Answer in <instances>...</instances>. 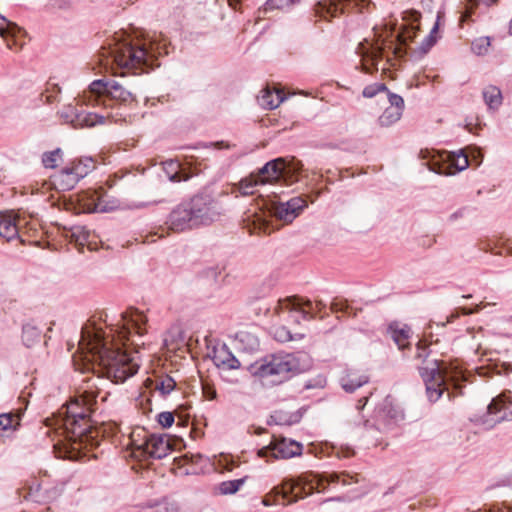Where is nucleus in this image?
I'll list each match as a JSON object with an SVG mask.
<instances>
[{
    "instance_id": "nucleus-1",
    "label": "nucleus",
    "mask_w": 512,
    "mask_h": 512,
    "mask_svg": "<svg viewBox=\"0 0 512 512\" xmlns=\"http://www.w3.org/2000/svg\"><path fill=\"white\" fill-rule=\"evenodd\" d=\"M148 318L144 312L130 308L106 334L95 321L88 320L81 329L77 352H139L151 349L145 341Z\"/></svg>"
},
{
    "instance_id": "nucleus-2",
    "label": "nucleus",
    "mask_w": 512,
    "mask_h": 512,
    "mask_svg": "<svg viewBox=\"0 0 512 512\" xmlns=\"http://www.w3.org/2000/svg\"><path fill=\"white\" fill-rule=\"evenodd\" d=\"M104 65L115 63L119 68L141 70L152 66L154 60L163 52L167 54L165 45L156 40H134L130 36L120 34L115 36L108 49H103Z\"/></svg>"
},
{
    "instance_id": "nucleus-3",
    "label": "nucleus",
    "mask_w": 512,
    "mask_h": 512,
    "mask_svg": "<svg viewBox=\"0 0 512 512\" xmlns=\"http://www.w3.org/2000/svg\"><path fill=\"white\" fill-rule=\"evenodd\" d=\"M309 366V361H300L295 354H269L250 364L248 370L262 387L271 388L306 371Z\"/></svg>"
},
{
    "instance_id": "nucleus-4",
    "label": "nucleus",
    "mask_w": 512,
    "mask_h": 512,
    "mask_svg": "<svg viewBox=\"0 0 512 512\" xmlns=\"http://www.w3.org/2000/svg\"><path fill=\"white\" fill-rule=\"evenodd\" d=\"M90 412V405L82 397L72 400L61 408V418L57 422L62 424L66 437L71 439L83 437L89 431Z\"/></svg>"
},
{
    "instance_id": "nucleus-5",
    "label": "nucleus",
    "mask_w": 512,
    "mask_h": 512,
    "mask_svg": "<svg viewBox=\"0 0 512 512\" xmlns=\"http://www.w3.org/2000/svg\"><path fill=\"white\" fill-rule=\"evenodd\" d=\"M133 94L126 90L119 82L111 80L105 81L98 79L93 81L87 91L82 95V102L86 105L107 107V100H117L120 102L132 101Z\"/></svg>"
},
{
    "instance_id": "nucleus-6",
    "label": "nucleus",
    "mask_w": 512,
    "mask_h": 512,
    "mask_svg": "<svg viewBox=\"0 0 512 512\" xmlns=\"http://www.w3.org/2000/svg\"><path fill=\"white\" fill-rule=\"evenodd\" d=\"M94 168V160L91 157L81 158L51 176V183L58 191L71 190Z\"/></svg>"
},
{
    "instance_id": "nucleus-7",
    "label": "nucleus",
    "mask_w": 512,
    "mask_h": 512,
    "mask_svg": "<svg viewBox=\"0 0 512 512\" xmlns=\"http://www.w3.org/2000/svg\"><path fill=\"white\" fill-rule=\"evenodd\" d=\"M425 354L419 372L425 382L458 380L463 377V371L457 364H447L443 360L430 359Z\"/></svg>"
},
{
    "instance_id": "nucleus-8",
    "label": "nucleus",
    "mask_w": 512,
    "mask_h": 512,
    "mask_svg": "<svg viewBox=\"0 0 512 512\" xmlns=\"http://www.w3.org/2000/svg\"><path fill=\"white\" fill-rule=\"evenodd\" d=\"M107 377L114 382H124L137 373L139 364L129 357L130 354H104Z\"/></svg>"
},
{
    "instance_id": "nucleus-9",
    "label": "nucleus",
    "mask_w": 512,
    "mask_h": 512,
    "mask_svg": "<svg viewBox=\"0 0 512 512\" xmlns=\"http://www.w3.org/2000/svg\"><path fill=\"white\" fill-rule=\"evenodd\" d=\"M432 156L430 169L438 174L451 175L465 170L469 166L468 155L463 150L459 152H443Z\"/></svg>"
},
{
    "instance_id": "nucleus-10",
    "label": "nucleus",
    "mask_w": 512,
    "mask_h": 512,
    "mask_svg": "<svg viewBox=\"0 0 512 512\" xmlns=\"http://www.w3.org/2000/svg\"><path fill=\"white\" fill-rule=\"evenodd\" d=\"M185 204L189 214H191L195 227L209 224L218 216L215 210V203L208 196L196 195L189 201H185Z\"/></svg>"
},
{
    "instance_id": "nucleus-11",
    "label": "nucleus",
    "mask_w": 512,
    "mask_h": 512,
    "mask_svg": "<svg viewBox=\"0 0 512 512\" xmlns=\"http://www.w3.org/2000/svg\"><path fill=\"white\" fill-rule=\"evenodd\" d=\"M311 309L310 301L303 305L296 298H286L279 300L275 312L280 321L286 324H299L301 320L308 318Z\"/></svg>"
},
{
    "instance_id": "nucleus-12",
    "label": "nucleus",
    "mask_w": 512,
    "mask_h": 512,
    "mask_svg": "<svg viewBox=\"0 0 512 512\" xmlns=\"http://www.w3.org/2000/svg\"><path fill=\"white\" fill-rule=\"evenodd\" d=\"M265 206L276 219L291 223L307 207V202L302 197H293L287 201L271 200Z\"/></svg>"
},
{
    "instance_id": "nucleus-13",
    "label": "nucleus",
    "mask_w": 512,
    "mask_h": 512,
    "mask_svg": "<svg viewBox=\"0 0 512 512\" xmlns=\"http://www.w3.org/2000/svg\"><path fill=\"white\" fill-rule=\"evenodd\" d=\"M171 450L169 439L166 436L150 435L140 444H135L132 454L137 458L162 459Z\"/></svg>"
},
{
    "instance_id": "nucleus-14",
    "label": "nucleus",
    "mask_w": 512,
    "mask_h": 512,
    "mask_svg": "<svg viewBox=\"0 0 512 512\" xmlns=\"http://www.w3.org/2000/svg\"><path fill=\"white\" fill-rule=\"evenodd\" d=\"M303 445L291 439H275L269 445L258 451V456L265 458L272 456L274 459H288L302 454Z\"/></svg>"
},
{
    "instance_id": "nucleus-15",
    "label": "nucleus",
    "mask_w": 512,
    "mask_h": 512,
    "mask_svg": "<svg viewBox=\"0 0 512 512\" xmlns=\"http://www.w3.org/2000/svg\"><path fill=\"white\" fill-rule=\"evenodd\" d=\"M369 5L368 0H322L317 3L315 12L321 17H336L349 9L362 12Z\"/></svg>"
},
{
    "instance_id": "nucleus-16",
    "label": "nucleus",
    "mask_w": 512,
    "mask_h": 512,
    "mask_svg": "<svg viewBox=\"0 0 512 512\" xmlns=\"http://www.w3.org/2000/svg\"><path fill=\"white\" fill-rule=\"evenodd\" d=\"M194 343L198 344V340L186 339L179 324L171 325L163 337V347L167 349V352H179L184 349V352H192Z\"/></svg>"
},
{
    "instance_id": "nucleus-17",
    "label": "nucleus",
    "mask_w": 512,
    "mask_h": 512,
    "mask_svg": "<svg viewBox=\"0 0 512 512\" xmlns=\"http://www.w3.org/2000/svg\"><path fill=\"white\" fill-rule=\"evenodd\" d=\"M356 52L361 57L363 72L372 73L374 70H378L377 63L383 55V47L378 42H370L365 39L358 44Z\"/></svg>"
},
{
    "instance_id": "nucleus-18",
    "label": "nucleus",
    "mask_w": 512,
    "mask_h": 512,
    "mask_svg": "<svg viewBox=\"0 0 512 512\" xmlns=\"http://www.w3.org/2000/svg\"><path fill=\"white\" fill-rule=\"evenodd\" d=\"M388 102L389 106L384 109L377 120L378 125L382 128H388L397 123L405 108L404 99L398 94L388 92Z\"/></svg>"
},
{
    "instance_id": "nucleus-19",
    "label": "nucleus",
    "mask_w": 512,
    "mask_h": 512,
    "mask_svg": "<svg viewBox=\"0 0 512 512\" xmlns=\"http://www.w3.org/2000/svg\"><path fill=\"white\" fill-rule=\"evenodd\" d=\"M504 420H512V399L506 394L493 399L488 405L485 421L495 424Z\"/></svg>"
},
{
    "instance_id": "nucleus-20",
    "label": "nucleus",
    "mask_w": 512,
    "mask_h": 512,
    "mask_svg": "<svg viewBox=\"0 0 512 512\" xmlns=\"http://www.w3.org/2000/svg\"><path fill=\"white\" fill-rule=\"evenodd\" d=\"M165 224L167 228L173 232H183L195 227L185 202L177 205L169 213Z\"/></svg>"
},
{
    "instance_id": "nucleus-21",
    "label": "nucleus",
    "mask_w": 512,
    "mask_h": 512,
    "mask_svg": "<svg viewBox=\"0 0 512 512\" xmlns=\"http://www.w3.org/2000/svg\"><path fill=\"white\" fill-rule=\"evenodd\" d=\"M105 198L106 195L100 191L86 190L78 195V202L85 212H108L113 206H109Z\"/></svg>"
},
{
    "instance_id": "nucleus-22",
    "label": "nucleus",
    "mask_w": 512,
    "mask_h": 512,
    "mask_svg": "<svg viewBox=\"0 0 512 512\" xmlns=\"http://www.w3.org/2000/svg\"><path fill=\"white\" fill-rule=\"evenodd\" d=\"M386 333L399 350H408L411 348L413 331L410 325L394 320L387 325Z\"/></svg>"
},
{
    "instance_id": "nucleus-23",
    "label": "nucleus",
    "mask_w": 512,
    "mask_h": 512,
    "mask_svg": "<svg viewBox=\"0 0 512 512\" xmlns=\"http://www.w3.org/2000/svg\"><path fill=\"white\" fill-rule=\"evenodd\" d=\"M310 485V487L313 489L314 485L312 481L307 480L306 477L300 476L296 480L293 479H284L282 484L280 486H276L273 488L272 493H274L276 496H282L283 499L288 500V504L295 503L298 501V499L302 498L303 496L301 493H296L293 495V497L289 498L290 495L294 493V490L298 487H301V489L304 491L305 486Z\"/></svg>"
},
{
    "instance_id": "nucleus-24",
    "label": "nucleus",
    "mask_w": 512,
    "mask_h": 512,
    "mask_svg": "<svg viewBox=\"0 0 512 512\" xmlns=\"http://www.w3.org/2000/svg\"><path fill=\"white\" fill-rule=\"evenodd\" d=\"M291 168L287 167L282 158L267 162L257 173L261 184L272 183L286 178Z\"/></svg>"
},
{
    "instance_id": "nucleus-25",
    "label": "nucleus",
    "mask_w": 512,
    "mask_h": 512,
    "mask_svg": "<svg viewBox=\"0 0 512 512\" xmlns=\"http://www.w3.org/2000/svg\"><path fill=\"white\" fill-rule=\"evenodd\" d=\"M106 120H110L112 122L117 123V122L121 121V118L118 117V115H115L110 112L105 115L104 114L100 115V114H97L94 112L79 111L74 128L94 127L97 124L106 123Z\"/></svg>"
},
{
    "instance_id": "nucleus-26",
    "label": "nucleus",
    "mask_w": 512,
    "mask_h": 512,
    "mask_svg": "<svg viewBox=\"0 0 512 512\" xmlns=\"http://www.w3.org/2000/svg\"><path fill=\"white\" fill-rule=\"evenodd\" d=\"M22 220L12 212L0 213V236L7 241L15 239L18 236Z\"/></svg>"
},
{
    "instance_id": "nucleus-27",
    "label": "nucleus",
    "mask_w": 512,
    "mask_h": 512,
    "mask_svg": "<svg viewBox=\"0 0 512 512\" xmlns=\"http://www.w3.org/2000/svg\"><path fill=\"white\" fill-rule=\"evenodd\" d=\"M232 348L238 352H254L259 349V339L248 331H239L232 339Z\"/></svg>"
},
{
    "instance_id": "nucleus-28",
    "label": "nucleus",
    "mask_w": 512,
    "mask_h": 512,
    "mask_svg": "<svg viewBox=\"0 0 512 512\" xmlns=\"http://www.w3.org/2000/svg\"><path fill=\"white\" fill-rule=\"evenodd\" d=\"M284 100L283 93L276 89L265 88L258 97L260 106L265 109H275Z\"/></svg>"
},
{
    "instance_id": "nucleus-29",
    "label": "nucleus",
    "mask_w": 512,
    "mask_h": 512,
    "mask_svg": "<svg viewBox=\"0 0 512 512\" xmlns=\"http://www.w3.org/2000/svg\"><path fill=\"white\" fill-rule=\"evenodd\" d=\"M42 339V333L41 331L31 325V324H25L22 328V342L25 348L27 349H33L35 348Z\"/></svg>"
},
{
    "instance_id": "nucleus-30",
    "label": "nucleus",
    "mask_w": 512,
    "mask_h": 512,
    "mask_svg": "<svg viewBox=\"0 0 512 512\" xmlns=\"http://www.w3.org/2000/svg\"><path fill=\"white\" fill-rule=\"evenodd\" d=\"M483 98L489 109L496 110L502 104V93L501 90L493 85L487 86L483 90Z\"/></svg>"
},
{
    "instance_id": "nucleus-31",
    "label": "nucleus",
    "mask_w": 512,
    "mask_h": 512,
    "mask_svg": "<svg viewBox=\"0 0 512 512\" xmlns=\"http://www.w3.org/2000/svg\"><path fill=\"white\" fill-rule=\"evenodd\" d=\"M212 360L218 368L223 370L237 369L240 367V362L234 354H213Z\"/></svg>"
},
{
    "instance_id": "nucleus-32",
    "label": "nucleus",
    "mask_w": 512,
    "mask_h": 512,
    "mask_svg": "<svg viewBox=\"0 0 512 512\" xmlns=\"http://www.w3.org/2000/svg\"><path fill=\"white\" fill-rule=\"evenodd\" d=\"M367 382V376L362 375L357 377L355 373H348L341 379L342 388L347 392H353Z\"/></svg>"
},
{
    "instance_id": "nucleus-33",
    "label": "nucleus",
    "mask_w": 512,
    "mask_h": 512,
    "mask_svg": "<svg viewBox=\"0 0 512 512\" xmlns=\"http://www.w3.org/2000/svg\"><path fill=\"white\" fill-rule=\"evenodd\" d=\"M497 0H468V3L465 7V10L462 12L460 16V25H463V23L472 21V14L474 11V8H476L480 3H483L487 6L490 4L496 2Z\"/></svg>"
},
{
    "instance_id": "nucleus-34",
    "label": "nucleus",
    "mask_w": 512,
    "mask_h": 512,
    "mask_svg": "<svg viewBox=\"0 0 512 512\" xmlns=\"http://www.w3.org/2000/svg\"><path fill=\"white\" fill-rule=\"evenodd\" d=\"M445 382L446 381L425 382L427 396L431 402H436L441 397L445 390Z\"/></svg>"
},
{
    "instance_id": "nucleus-35",
    "label": "nucleus",
    "mask_w": 512,
    "mask_h": 512,
    "mask_svg": "<svg viewBox=\"0 0 512 512\" xmlns=\"http://www.w3.org/2000/svg\"><path fill=\"white\" fill-rule=\"evenodd\" d=\"M89 354H73V365L76 370L85 373L93 370L94 364L93 362L87 357Z\"/></svg>"
},
{
    "instance_id": "nucleus-36",
    "label": "nucleus",
    "mask_w": 512,
    "mask_h": 512,
    "mask_svg": "<svg viewBox=\"0 0 512 512\" xmlns=\"http://www.w3.org/2000/svg\"><path fill=\"white\" fill-rule=\"evenodd\" d=\"M203 342L206 346L207 352H229V348L226 343L221 341L219 338L214 336H206L203 339Z\"/></svg>"
},
{
    "instance_id": "nucleus-37",
    "label": "nucleus",
    "mask_w": 512,
    "mask_h": 512,
    "mask_svg": "<svg viewBox=\"0 0 512 512\" xmlns=\"http://www.w3.org/2000/svg\"><path fill=\"white\" fill-rule=\"evenodd\" d=\"M261 184L257 174H251L248 178L240 181L239 189L242 195H250L254 193V188Z\"/></svg>"
},
{
    "instance_id": "nucleus-38",
    "label": "nucleus",
    "mask_w": 512,
    "mask_h": 512,
    "mask_svg": "<svg viewBox=\"0 0 512 512\" xmlns=\"http://www.w3.org/2000/svg\"><path fill=\"white\" fill-rule=\"evenodd\" d=\"M62 150L56 148L55 150L46 152L42 156V163L46 168H55L62 160Z\"/></svg>"
},
{
    "instance_id": "nucleus-39",
    "label": "nucleus",
    "mask_w": 512,
    "mask_h": 512,
    "mask_svg": "<svg viewBox=\"0 0 512 512\" xmlns=\"http://www.w3.org/2000/svg\"><path fill=\"white\" fill-rule=\"evenodd\" d=\"M244 482V478L224 481L220 483L219 491L223 495L234 494L241 488Z\"/></svg>"
},
{
    "instance_id": "nucleus-40",
    "label": "nucleus",
    "mask_w": 512,
    "mask_h": 512,
    "mask_svg": "<svg viewBox=\"0 0 512 512\" xmlns=\"http://www.w3.org/2000/svg\"><path fill=\"white\" fill-rule=\"evenodd\" d=\"M490 45L489 37H479L472 42L471 49L476 55L482 56L488 53Z\"/></svg>"
},
{
    "instance_id": "nucleus-41",
    "label": "nucleus",
    "mask_w": 512,
    "mask_h": 512,
    "mask_svg": "<svg viewBox=\"0 0 512 512\" xmlns=\"http://www.w3.org/2000/svg\"><path fill=\"white\" fill-rule=\"evenodd\" d=\"M417 29L413 25L402 26L397 33L396 38L400 44L406 45L408 42L413 41L416 37Z\"/></svg>"
},
{
    "instance_id": "nucleus-42",
    "label": "nucleus",
    "mask_w": 512,
    "mask_h": 512,
    "mask_svg": "<svg viewBox=\"0 0 512 512\" xmlns=\"http://www.w3.org/2000/svg\"><path fill=\"white\" fill-rule=\"evenodd\" d=\"M348 478L349 479H352L351 476L347 475V474H336V473H333V474H330L329 476L327 477H321L318 479L317 481V488H322V489H325V486H324V480L327 482V483H330V482H339L340 479H341V483L343 485H348L351 483V481H348Z\"/></svg>"
},
{
    "instance_id": "nucleus-43",
    "label": "nucleus",
    "mask_w": 512,
    "mask_h": 512,
    "mask_svg": "<svg viewBox=\"0 0 512 512\" xmlns=\"http://www.w3.org/2000/svg\"><path fill=\"white\" fill-rule=\"evenodd\" d=\"M301 0H267L265 3V10H285L289 9L295 4H298Z\"/></svg>"
},
{
    "instance_id": "nucleus-44",
    "label": "nucleus",
    "mask_w": 512,
    "mask_h": 512,
    "mask_svg": "<svg viewBox=\"0 0 512 512\" xmlns=\"http://www.w3.org/2000/svg\"><path fill=\"white\" fill-rule=\"evenodd\" d=\"M79 110L73 105H67L60 111V117L64 122L75 126Z\"/></svg>"
},
{
    "instance_id": "nucleus-45",
    "label": "nucleus",
    "mask_w": 512,
    "mask_h": 512,
    "mask_svg": "<svg viewBox=\"0 0 512 512\" xmlns=\"http://www.w3.org/2000/svg\"><path fill=\"white\" fill-rule=\"evenodd\" d=\"M381 92H385L388 96V92L390 91L384 83H374L366 86L362 91V95L365 98H372Z\"/></svg>"
},
{
    "instance_id": "nucleus-46",
    "label": "nucleus",
    "mask_w": 512,
    "mask_h": 512,
    "mask_svg": "<svg viewBox=\"0 0 512 512\" xmlns=\"http://www.w3.org/2000/svg\"><path fill=\"white\" fill-rule=\"evenodd\" d=\"M71 238L80 245H84L89 239V231L84 226H74L71 229Z\"/></svg>"
},
{
    "instance_id": "nucleus-47",
    "label": "nucleus",
    "mask_w": 512,
    "mask_h": 512,
    "mask_svg": "<svg viewBox=\"0 0 512 512\" xmlns=\"http://www.w3.org/2000/svg\"><path fill=\"white\" fill-rule=\"evenodd\" d=\"M272 334L274 338L279 342H288L294 339L291 331L284 325L274 326L272 328Z\"/></svg>"
},
{
    "instance_id": "nucleus-48",
    "label": "nucleus",
    "mask_w": 512,
    "mask_h": 512,
    "mask_svg": "<svg viewBox=\"0 0 512 512\" xmlns=\"http://www.w3.org/2000/svg\"><path fill=\"white\" fill-rule=\"evenodd\" d=\"M439 19L440 17H437V21L435 22L433 28L431 29L429 35L424 39L422 43V49L424 52L428 51L437 41V33H438V27H439Z\"/></svg>"
},
{
    "instance_id": "nucleus-49",
    "label": "nucleus",
    "mask_w": 512,
    "mask_h": 512,
    "mask_svg": "<svg viewBox=\"0 0 512 512\" xmlns=\"http://www.w3.org/2000/svg\"><path fill=\"white\" fill-rule=\"evenodd\" d=\"M57 424L59 425V428L55 431V434H56V437H59V439L57 440V443L54 444V448H56L60 443H63V446H66V443H64V441H66V440L69 443H71V446H73V444H75L77 442V440L81 441L82 437H76L74 439L66 437V435L63 433L62 424H60L58 422H57ZM72 448L74 449V447H72Z\"/></svg>"
},
{
    "instance_id": "nucleus-50",
    "label": "nucleus",
    "mask_w": 512,
    "mask_h": 512,
    "mask_svg": "<svg viewBox=\"0 0 512 512\" xmlns=\"http://www.w3.org/2000/svg\"><path fill=\"white\" fill-rule=\"evenodd\" d=\"M470 212H471V209L469 207H461V208L457 209L455 212L451 213L448 216L447 220L449 223H456L460 219L467 218L468 215L470 214Z\"/></svg>"
},
{
    "instance_id": "nucleus-51",
    "label": "nucleus",
    "mask_w": 512,
    "mask_h": 512,
    "mask_svg": "<svg viewBox=\"0 0 512 512\" xmlns=\"http://www.w3.org/2000/svg\"><path fill=\"white\" fill-rule=\"evenodd\" d=\"M17 25L8 21L4 16L0 15V35L5 37L7 34L13 33L17 29Z\"/></svg>"
},
{
    "instance_id": "nucleus-52",
    "label": "nucleus",
    "mask_w": 512,
    "mask_h": 512,
    "mask_svg": "<svg viewBox=\"0 0 512 512\" xmlns=\"http://www.w3.org/2000/svg\"><path fill=\"white\" fill-rule=\"evenodd\" d=\"M175 381L171 377H166L159 384L156 385V388L161 391L163 395L169 394L175 388Z\"/></svg>"
},
{
    "instance_id": "nucleus-53",
    "label": "nucleus",
    "mask_w": 512,
    "mask_h": 512,
    "mask_svg": "<svg viewBox=\"0 0 512 512\" xmlns=\"http://www.w3.org/2000/svg\"><path fill=\"white\" fill-rule=\"evenodd\" d=\"M157 421L163 428H169L174 423V415L168 411L161 412L157 416Z\"/></svg>"
},
{
    "instance_id": "nucleus-54",
    "label": "nucleus",
    "mask_w": 512,
    "mask_h": 512,
    "mask_svg": "<svg viewBox=\"0 0 512 512\" xmlns=\"http://www.w3.org/2000/svg\"><path fill=\"white\" fill-rule=\"evenodd\" d=\"M14 416L12 414H1L0 415V430H7L12 427Z\"/></svg>"
},
{
    "instance_id": "nucleus-55",
    "label": "nucleus",
    "mask_w": 512,
    "mask_h": 512,
    "mask_svg": "<svg viewBox=\"0 0 512 512\" xmlns=\"http://www.w3.org/2000/svg\"><path fill=\"white\" fill-rule=\"evenodd\" d=\"M157 512H179V508L175 503H162L158 506Z\"/></svg>"
},
{
    "instance_id": "nucleus-56",
    "label": "nucleus",
    "mask_w": 512,
    "mask_h": 512,
    "mask_svg": "<svg viewBox=\"0 0 512 512\" xmlns=\"http://www.w3.org/2000/svg\"><path fill=\"white\" fill-rule=\"evenodd\" d=\"M486 305L487 304H485V305L478 304L474 308H461L460 310H461V313L464 315H471V314L479 312L482 308L486 307Z\"/></svg>"
},
{
    "instance_id": "nucleus-57",
    "label": "nucleus",
    "mask_w": 512,
    "mask_h": 512,
    "mask_svg": "<svg viewBox=\"0 0 512 512\" xmlns=\"http://www.w3.org/2000/svg\"><path fill=\"white\" fill-rule=\"evenodd\" d=\"M416 347H417L418 350H425V349H427L428 342H427V339H426L425 336L423 338H421V339H418V341L416 342Z\"/></svg>"
},
{
    "instance_id": "nucleus-58",
    "label": "nucleus",
    "mask_w": 512,
    "mask_h": 512,
    "mask_svg": "<svg viewBox=\"0 0 512 512\" xmlns=\"http://www.w3.org/2000/svg\"><path fill=\"white\" fill-rule=\"evenodd\" d=\"M472 157L475 161H477V165H480L481 159H482V154L478 148L474 147L472 149Z\"/></svg>"
},
{
    "instance_id": "nucleus-59",
    "label": "nucleus",
    "mask_w": 512,
    "mask_h": 512,
    "mask_svg": "<svg viewBox=\"0 0 512 512\" xmlns=\"http://www.w3.org/2000/svg\"><path fill=\"white\" fill-rule=\"evenodd\" d=\"M188 179H189V177H188V176H186V177H184V178H180V177L178 176V174H174V175L171 177V180H172V181H181V180H185V181H186V180H188Z\"/></svg>"
},
{
    "instance_id": "nucleus-60",
    "label": "nucleus",
    "mask_w": 512,
    "mask_h": 512,
    "mask_svg": "<svg viewBox=\"0 0 512 512\" xmlns=\"http://www.w3.org/2000/svg\"><path fill=\"white\" fill-rule=\"evenodd\" d=\"M207 396L209 399H215L216 398V391L213 390L211 392H209V394L207 393Z\"/></svg>"
},
{
    "instance_id": "nucleus-61",
    "label": "nucleus",
    "mask_w": 512,
    "mask_h": 512,
    "mask_svg": "<svg viewBox=\"0 0 512 512\" xmlns=\"http://www.w3.org/2000/svg\"><path fill=\"white\" fill-rule=\"evenodd\" d=\"M457 317H458V313H455V314L453 313V314H451V315L448 317L447 322H452V321H453V319H455V318H457Z\"/></svg>"
},
{
    "instance_id": "nucleus-62",
    "label": "nucleus",
    "mask_w": 512,
    "mask_h": 512,
    "mask_svg": "<svg viewBox=\"0 0 512 512\" xmlns=\"http://www.w3.org/2000/svg\"><path fill=\"white\" fill-rule=\"evenodd\" d=\"M262 503H263V505H265V506H270V505H272V503L268 500V498H267V497L263 499Z\"/></svg>"
},
{
    "instance_id": "nucleus-63",
    "label": "nucleus",
    "mask_w": 512,
    "mask_h": 512,
    "mask_svg": "<svg viewBox=\"0 0 512 512\" xmlns=\"http://www.w3.org/2000/svg\"><path fill=\"white\" fill-rule=\"evenodd\" d=\"M508 32H509L510 35H512V19L509 22Z\"/></svg>"
},
{
    "instance_id": "nucleus-64",
    "label": "nucleus",
    "mask_w": 512,
    "mask_h": 512,
    "mask_svg": "<svg viewBox=\"0 0 512 512\" xmlns=\"http://www.w3.org/2000/svg\"><path fill=\"white\" fill-rule=\"evenodd\" d=\"M4 292H5L4 284L0 283V295H2V293H4Z\"/></svg>"
}]
</instances>
